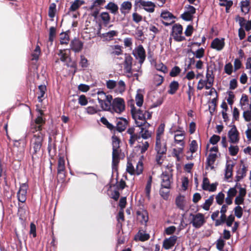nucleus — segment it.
Segmentation results:
<instances>
[{"label": "nucleus", "mask_w": 251, "mask_h": 251, "mask_svg": "<svg viewBox=\"0 0 251 251\" xmlns=\"http://www.w3.org/2000/svg\"><path fill=\"white\" fill-rule=\"evenodd\" d=\"M241 163L243 164V161L241 160ZM247 172V169L245 165L243 164L242 168L237 171V175L235 176V181L239 182L242 179L246 176Z\"/></svg>", "instance_id": "obj_24"}, {"label": "nucleus", "mask_w": 251, "mask_h": 251, "mask_svg": "<svg viewBox=\"0 0 251 251\" xmlns=\"http://www.w3.org/2000/svg\"><path fill=\"white\" fill-rule=\"evenodd\" d=\"M56 35V28L54 26H51L50 28V32H49V41L52 42L53 41L54 38Z\"/></svg>", "instance_id": "obj_60"}, {"label": "nucleus", "mask_w": 251, "mask_h": 251, "mask_svg": "<svg viewBox=\"0 0 251 251\" xmlns=\"http://www.w3.org/2000/svg\"><path fill=\"white\" fill-rule=\"evenodd\" d=\"M241 3V11L244 13L245 14H247L249 11V1L248 0L242 1Z\"/></svg>", "instance_id": "obj_48"}, {"label": "nucleus", "mask_w": 251, "mask_h": 251, "mask_svg": "<svg viewBox=\"0 0 251 251\" xmlns=\"http://www.w3.org/2000/svg\"><path fill=\"white\" fill-rule=\"evenodd\" d=\"M217 155L216 153H210L206 159V165L207 166L211 167V168H214L213 164H214Z\"/></svg>", "instance_id": "obj_32"}, {"label": "nucleus", "mask_w": 251, "mask_h": 251, "mask_svg": "<svg viewBox=\"0 0 251 251\" xmlns=\"http://www.w3.org/2000/svg\"><path fill=\"white\" fill-rule=\"evenodd\" d=\"M198 148L197 142L196 140H192L190 144V151L193 153L197 151Z\"/></svg>", "instance_id": "obj_62"}, {"label": "nucleus", "mask_w": 251, "mask_h": 251, "mask_svg": "<svg viewBox=\"0 0 251 251\" xmlns=\"http://www.w3.org/2000/svg\"><path fill=\"white\" fill-rule=\"evenodd\" d=\"M134 6L135 11L138 8H143L149 13L153 12L155 7V4L152 1L144 0H135Z\"/></svg>", "instance_id": "obj_5"}, {"label": "nucleus", "mask_w": 251, "mask_h": 251, "mask_svg": "<svg viewBox=\"0 0 251 251\" xmlns=\"http://www.w3.org/2000/svg\"><path fill=\"white\" fill-rule=\"evenodd\" d=\"M152 177L151 176H150L149 177V179L148 180L146 188H145V193L146 196L150 198V193L151 190V183H152Z\"/></svg>", "instance_id": "obj_40"}, {"label": "nucleus", "mask_w": 251, "mask_h": 251, "mask_svg": "<svg viewBox=\"0 0 251 251\" xmlns=\"http://www.w3.org/2000/svg\"><path fill=\"white\" fill-rule=\"evenodd\" d=\"M193 54L197 58H202L204 55V49L202 48L199 49L196 51L193 52Z\"/></svg>", "instance_id": "obj_56"}, {"label": "nucleus", "mask_w": 251, "mask_h": 251, "mask_svg": "<svg viewBox=\"0 0 251 251\" xmlns=\"http://www.w3.org/2000/svg\"><path fill=\"white\" fill-rule=\"evenodd\" d=\"M84 3V1L80 0H75L71 5L69 11H75L78 9L81 5Z\"/></svg>", "instance_id": "obj_35"}, {"label": "nucleus", "mask_w": 251, "mask_h": 251, "mask_svg": "<svg viewBox=\"0 0 251 251\" xmlns=\"http://www.w3.org/2000/svg\"><path fill=\"white\" fill-rule=\"evenodd\" d=\"M66 175L65 171H60L59 173L57 171V179L58 183H63L65 180Z\"/></svg>", "instance_id": "obj_55"}, {"label": "nucleus", "mask_w": 251, "mask_h": 251, "mask_svg": "<svg viewBox=\"0 0 251 251\" xmlns=\"http://www.w3.org/2000/svg\"><path fill=\"white\" fill-rule=\"evenodd\" d=\"M28 186L26 183H22L17 193V198L19 202L24 203L26 200L27 190Z\"/></svg>", "instance_id": "obj_10"}, {"label": "nucleus", "mask_w": 251, "mask_h": 251, "mask_svg": "<svg viewBox=\"0 0 251 251\" xmlns=\"http://www.w3.org/2000/svg\"><path fill=\"white\" fill-rule=\"evenodd\" d=\"M104 8L109 10L111 14L114 15L118 13L119 7L117 4L113 2H108L105 6Z\"/></svg>", "instance_id": "obj_27"}, {"label": "nucleus", "mask_w": 251, "mask_h": 251, "mask_svg": "<svg viewBox=\"0 0 251 251\" xmlns=\"http://www.w3.org/2000/svg\"><path fill=\"white\" fill-rule=\"evenodd\" d=\"M123 47L119 45L111 46L110 54L113 56H119L123 54Z\"/></svg>", "instance_id": "obj_26"}, {"label": "nucleus", "mask_w": 251, "mask_h": 251, "mask_svg": "<svg viewBox=\"0 0 251 251\" xmlns=\"http://www.w3.org/2000/svg\"><path fill=\"white\" fill-rule=\"evenodd\" d=\"M143 171V163L141 161H139L136 165V169L135 170V174H136L137 175H139L142 173Z\"/></svg>", "instance_id": "obj_61"}, {"label": "nucleus", "mask_w": 251, "mask_h": 251, "mask_svg": "<svg viewBox=\"0 0 251 251\" xmlns=\"http://www.w3.org/2000/svg\"><path fill=\"white\" fill-rule=\"evenodd\" d=\"M234 220L235 217L232 214L227 217L226 214H221L220 219L215 220V226H218L226 223L227 226L230 227L233 224Z\"/></svg>", "instance_id": "obj_8"}, {"label": "nucleus", "mask_w": 251, "mask_h": 251, "mask_svg": "<svg viewBox=\"0 0 251 251\" xmlns=\"http://www.w3.org/2000/svg\"><path fill=\"white\" fill-rule=\"evenodd\" d=\"M140 131L139 134L140 135V138H142L144 139H147L151 137V133L148 129H145L143 126H140Z\"/></svg>", "instance_id": "obj_39"}, {"label": "nucleus", "mask_w": 251, "mask_h": 251, "mask_svg": "<svg viewBox=\"0 0 251 251\" xmlns=\"http://www.w3.org/2000/svg\"><path fill=\"white\" fill-rule=\"evenodd\" d=\"M67 50H60L58 55L60 56V60L63 62H65L67 61V59H69L71 61V59L70 57L69 54H68L65 51Z\"/></svg>", "instance_id": "obj_34"}, {"label": "nucleus", "mask_w": 251, "mask_h": 251, "mask_svg": "<svg viewBox=\"0 0 251 251\" xmlns=\"http://www.w3.org/2000/svg\"><path fill=\"white\" fill-rule=\"evenodd\" d=\"M46 123L45 118L41 116H37L34 121L31 122L29 132L35 134L37 133H43L42 132L43 127Z\"/></svg>", "instance_id": "obj_4"}, {"label": "nucleus", "mask_w": 251, "mask_h": 251, "mask_svg": "<svg viewBox=\"0 0 251 251\" xmlns=\"http://www.w3.org/2000/svg\"><path fill=\"white\" fill-rule=\"evenodd\" d=\"M234 164H226V171H225V177L228 179L230 178L232 176V171H233V168L234 167Z\"/></svg>", "instance_id": "obj_37"}, {"label": "nucleus", "mask_w": 251, "mask_h": 251, "mask_svg": "<svg viewBox=\"0 0 251 251\" xmlns=\"http://www.w3.org/2000/svg\"><path fill=\"white\" fill-rule=\"evenodd\" d=\"M69 31H67L65 32H62L60 34V44H65L67 45L69 43L70 40V36L69 35L68 33Z\"/></svg>", "instance_id": "obj_31"}, {"label": "nucleus", "mask_w": 251, "mask_h": 251, "mask_svg": "<svg viewBox=\"0 0 251 251\" xmlns=\"http://www.w3.org/2000/svg\"><path fill=\"white\" fill-rule=\"evenodd\" d=\"M98 100L99 103H101L104 100L107 99L109 95H106V93L103 91H98Z\"/></svg>", "instance_id": "obj_50"}, {"label": "nucleus", "mask_w": 251, "mask_h": 251, "mask_svg": "<svg viewBox=\"0 0 251 251\" xmlns=\"http://www.w3.org/2000/svg\"><path fill=\"white\" fill-rule=\"evenodd\" d=\"M38 89L39 96H38V100L39 102H42L43 101L42 98L44 96L47 90V87L45 85H40L38 86Z\"/></svg>", "instance_id": "obj_36"}, {"label": "nucleus", "mask_w": 251, "mask_h": 251, "mask_svg": "<svg viewBox=\"0 0 251 251\" xmlns=\"http://www.w3.org/2000/svg\"><path fill=\"white\" fill-rule=\"evenodd\" d=\"M188 90L186 93L188 95V99L189 101L191 100L192 96H193L195 93V89L193 85H191L190 82L188 83Z\"/></svg>", "instance_id": "obj_51"}, {"label": "nucleus", "mask_w": 251, "mask_h": 251, "mask_svg": "<svg viewBox=\"0 0 251 251\" xmlns=\"http://www.w3.org/2000/svg\"><path fill=\"white\" fill-rule=\"evenodd\" d=\"M113 97L109 95L107 99L104 100L101 103H100L101 108L104 111H111V104Z\"/></svg>", "instance_id": "obj_20"}, {"label": "nucleus", "mask_w": 251, "mask_h": 251, "mask_svg": "<svg viewBox=\"0 0 251 251\" xmlns=\"http://www.w3.org/2000/svg\"><path fill=\"white\" fill-rule=\"evenodd\" d=\"M132 60L133 58L130 55L126 53L125 54L124 66L125 69L128 73H131Z\"/></svg>", "instance_id": "obj_23"}, {"label": "nucleus", "mask_w": 251, "mask_h": 251, "mask_svg": "<svg viewBox=\"0 0 251 251\" xmlns=\"http://www.w3.org/2000/svg\"><path fill=\"white\" fill-rule=\"evenodd\" d=\"M160 16L164 20L162 21V24L165 26L170 25L175 23L174 19L175 17L169 11L162 12Z\"/></svg>", "instance_id": "obj_12"}, {"label": "nucleus", "mask_w": 251, "mask_h": 251, "mask_svg": "<svg viewBox=\"0 0 251 251\" xmlns=\"http://www.w3.org/2000/svg\"><path fill=\"white\" fill-rule=\"evenodd\" d=\"M190 216L192 217L190 224H192L193 227L196 228L201 227L206 222L204 216L202 213H198L196 214L191 213Z\"/></svg>", "instance_id": "obj_7"}, {"label": "nucleus", "mask_w": 251, "mask_h": 251, "mask_svg": "<svg viewBox=\"0 0 251 251\" xmlns=\"http://www.w3.org/2000/svg\"><path fill=\"white\" fill-rule=\"evenodd\" d=\"M229 154L231 156L236 155L239 151V148L237 146H230L229 148Z\"/></svg>", "instance_id": "obj_63"}, {"label": "nucleus", "mask_w": 251, "mask_h": 251, "mask_svg": "<svg viewBox=\"0 0 251 251\" xmlns=\"http://www.w3.org/2000/svg\"><path fill=\"white\" fill-rule=\"evenodd\" d=\"M44 137L45 134L37 133L34 134L30 140L29 152L31 155L33 164L39 158Z\"/></svg>", "instance_id": "obj_2"}, {"label": "nucleus", "mask_w": 251, "mask_h": 251, "mask_svg": "<svg viewBox=\"0 0 251 251\" xmlns=\"http://www.w3.org/2000/svg\"><path fill=\"white\" fill-rule=\"evenodd\" d=\"M175 203L176 207L180 210L184 211L185 210V206L186 201L184 196L179 195L176 198Z\"/></svg>", "instance_id": "obj_17"}, {"label": "nucleus", "mask_w": 251, "mask_h": 251, "mask_svg": "<svg viewBox=\"0 0 251 251\" xmlns=\"http://www.w3.org/2000/svg\"><path fill=\"white\" fill-rule=\"evenodd\" d=\"M112 166L113 168L117 167L120 161L119 149H112Z\"/></svg>", "instance_id": "obj_29"}, {"label": "nucleus", "mask_w": 251, "mask_h": 251, "mask_svg": "<svg viewBox=\"0 0 251 251\" xmlns=\"http://www.w3.org/2000/svg\"><path fill=\"white\" fill-rule=\"evenodd\" d=\"M56 12V5L55 3H52L50 5L49 9V16L50 18H53L55 16Z\"/></svg>", "instance_id": "obj_53"}, {"label": "nucleus", "mask_w": 251, "mask_h": 251, "mask_svg": "<svg viewBox=\"0 0 251 251\" xmlns=\"http://www.w3.org/2000/svg\"><path fill=\"white\" fill-rule=\"evenodd\" d=\"M112 149H119L120 148V144L121 140L119 137L114 135L112 137Z\"/></svg>", "instance_id": "obj_43"}, {"label": "nucleus", "mask_w": 251, "mask_h": 251, "mask_svg": "<svg viewBox=\"0 0 251 251\" xmlns=\"http://www.w3.org/2000/svg\"><path fill=\"white\" fill-rule=\"evenodd\" d=\"M155 150L156 153L166 154L167 152L166 144L165 143L163 145H162L161 139H159V138H158V139L156 140Z\"/></svg>", "instance_id": "obj_19"}, {"label": "nucleus", "mask_w": 251, "mask_h": 251, "mask_svg": "<svg viewBox=\"0 0 251 251\" xmlns=\"http://www.w3.org/2000/svg\"><path fill=\"white\" fill-rule=\"evenodd\" d=\"M79 65L83 68H86L88 67L89 63L87 59L83 55H80V61Z\"/></svg>", "instance_id": "obj_59"}, {"label": "nucleus", "mask_w": 251, "mask_h": 251, "mask_svg": "<svg viewBox=\"0 0 251 251\" xmlns=\"http://www.w3.org/2000/svg\"><path fill=\"white\" fill-rule=\"evenodd\" d=\"M83 43L78 38H74L70 43L71 49L75 52H79L83 49Z\"/></svg>", "instance_id": "obj_14"}, {"label": "nucleus", "mask_w": 251, "mask_h": 251, "mask_svg": "<svg viewBox=\"0 0 251 251\" xmlns=\"http://www.w3.org/2000/svg\"><path fill=\"white\" fill-rule=\"evenodd\" d=\"M131 113L137 126H143L145 125H147L148 126H150L146 121L145 112H143V111L140 109L136 110V108L133 106L131 109Z\"/></svg>", "instance_id": "obj_3"}, {"label": "nucleus", "mask_w": 251, "mask_h": 251, "mask_svg": "<svg viewBox=\"0 0 251 251\" xmlns=\"http://www.w3.org/2000/svg\"><path fill=\"white\" fill-rule=\"evenodd\" d=\"M183 27L180 24H175L173 26V32L174 33V39L176 41L181 42L186 40L184 36L181 35L182 34Z\"/></svg>", "instance_id": "obj_9"}, {"label": "nucleus", "mask_w": 251, "mask_h": 251, "mask_svg": "<svg viewBox=\"0 0 251 251\" xmlns=\"http://www.w3.org/2000/svg\"><path fill=\"white\" fill-rule=\"evenodd\" d=\"M41 54V50L39 45H37L33 52L31 54L32 60H38Z\"/></svg>", "instance_id": "obj_44"}, {"label": "nucleus", "mask_w": 251, "mask_h": 251, "mask_svg": "<svg viewBox=\"0 0 251 251\" xmlns=\"http://www.w3.org/2000/svg\"><path fill=\"white\" fill-rule=\"evenodd\" d=\"M182 127L178 126V129L174 130V132H178L175 135V143L176 144H180L181 146H184L185 142L184 141L185 131L181 130Z\"/></svg>", "instance_id": "obj_11"}, {"label": "nucleus", "mask_w": 251, "mask_h": 251, "mask_svg": "<svg viewBox=\"0 0 251 251\" xmlns=\"http://www.w3.org/2000/svg\"><path fill=\"white\" fill-rule=\"evenodd\" d=\"M135 101L136 104L138 106H141L144 101L143 95L141 93L138 92L135 96Z\"/></svg>", "instance_id": "obj_47"}, {"label": "nucleus", "mask_w": 251, "mask_h": 251, "mask_svg": "<svg viewBox=\"0 0 251 251\" xmlns=\"http://www.w3.org/2000/svg\"><path fill=\"white\" fill-rule=\"evenodd\" d=\"M225 199V194L223 192H220L216 197V202L219 204L222 205L224 203Z\"/></svg>", "instance_id": "obj_58"}, {"label": "nucleus", "mask_w": 251, "mask_h": 251, "mask_svg": "<svg viewBox=\"0 0 251 251\" xmlns=\"http://www.w3.org/2000/svg\"><path fill=\"white\" fill-rule=\"evenodd\" d=\"M154 83L156 86L161 85L164 81V77L159 75H155L154 77Z\"/></svg>", "instance_id": "obj_57"}, {"label": "nucleus", "mask_w": 251, "mask_h": 251, "mask_svg": "<svg viewBox=\"0 0 251 251\" xmlns=\"http://www.w3.org/2000/svg\"><path fill=\"white\" fill-rule=\"evenodd\" d=\"M100 17L102 21V25L104 26H107L111 20V17L109 13L108 12H102L100 15Z\"/></svg>", "instance_id": "obj_28"}, {"label": "nucleus", "mask_w": 251, "mask_h": 251, "mask_svg": "<svg viewBox=\"0 0 251 251\" xmlns=\"http://www.w3.org/2000/svg\"><path fill=\"white\" fill-rule=\"evenodd\" d=\"M117 91L120 93H123L126 90V84L125 82L122 80L117 83Z\"/></svg>", "instance_id": "obj_46"}, {"label": "nucleus", "mask_w": 251, "mask_h": 251, "mask_svg": "<svg viewBox=\"0 0 251 251\" xmlns=\"http://www.w3.org/2000/svg\"><path fill=\"white\" fill-rule=\"evenodd\" d=\"M139 139H140V135L139 133H135L130 135L128 143L129 145L132 146L135 143V141Z\"/></svg>", "instance_id": "obj_54"}, {"label": "nucleus", "mask_w": 251, "mask_h": 251, "mask_svg": "<svg viewBox=\"0 0 251 251\" xmlns=\"http://www.w3.org/2000/svg\"><path fill=\"white\" fill-rule=\"evenodd\" d=\"M119 121H118L116 124V129L117 131L120 132L124 131L128 124V121L126 120V119L121 117L119 118Z\"/></svg>", "instance_id": "obj_21"}, {"label": "nucleus", "mask_w": 251, "mask_h": 251, "mask_svg": "<svg viewBox=\"0 0 251 251\" xmlns=\"http://www.w3.org/2000/svg\"><path fill=\"white\" fill-rule=\"evenodd\" d=\"M100 122L106 126V127L110 129V130H112L115 129V127L111 124H110L106 118L102 117L100 118Z\"/></svg>", "instance_id": "obj_49"}, {"label": "nucleus", "mask_w": 251, "mask_h": 251, "mask_svg": "<svg viewBox=\"0 0 251 251\" xmlns=\"http://www.w3.org/2000/svg\"><path fill=\"white\" fill-rule=\"evenodd\" d=\"M177 239V237L176 235H173L169 238H165L163 242V248L165 250L171 249L176 244Z\"/></svg>", "instance_id": "obj_15"}, {"label": "nucleus", "mask_w": 251, "mask_h": 251, "mask_svg": "<svg viewBox=\"0 0 251 251\" xmlns=\"http://www.w3.org/2000/svg\"><path fill=\"white\" fill-rule=\"evenodd\" d=\"M138 219L142 223H146L148 221V213L146 210L137 211L136 212Z\"/></svg>", "instance_id": "obj_30"}, {"label": "nucleus", "mask_w": 251, "mask_h": 251, "mask_svg": "<svg viewBox=\"0 0 251 251\" xmlns=\"http://www.w3.org/2000/svg\"><path fill=\"white\" fill-rule=\"evenodd\" d=\"M225 45L224 38L220 39L218 38H216L211 42V48L218 51H220L223 50L225 47Z\"/></svg>", "instance_id": "obj_16"}, {"label": "nucleus", "mask_w": 251, "mask_h": 251, "mask_svg": "<svg viewBox=\"0 0 251 251\" xmlns=\"http://www.w3.org/2000/svg\"><path fill=\"white\" fill-rule=\"evenodd\" d=\"M181 72V69L178 66L174 67L170 72V75L172 77L177 76Z\"/></svg>", "instance_id": "obj_52"}, {"label": "nucleus", "mask_w": 251, "mask_h": 251, "mask_svg": "<svg viewBox=\"0 0 251 251\" xmlns=\"http://www.w3.org/2000/svg\"><path fill=\"white\" fill-rule=\"evenodd\" d=\"M125 110V103L124 99L121 98H116L112 100L111 112L121 113Z\"/></svg>", "instance_id": "obj_6"}, {"label": "nucleus", "mask_w": 251, "mask_h": 251, "mask_svg": "<svg viewBox=\"0 0 251 251\" xmlns=\"http://www.w3.org/2000/svg\"><path fill=\"white\" fill-rule=\"evenodd\" d=\"M132 8V3L130 1H124L120 6V10L121 13L126 15L129 13Z\"/></svg>", "instance_id": "obj_22"}, {"label": "nucleus", "mask_w": 251, "mask_h": 251, "mask_svg": "<svg viewBox=\"0 0 251 251\" xmlns=\"http://www.w3.org/2000/svg\"><path fill=\"white\" fill-rule=\"evenodd\" d=\"M65 160L64 157L59 156L58 160L57 171L59 173L60 171H65Z\"/></svg>", "instance_id": "obj_41"}, {"label": "nucleus", "mask_w": 251, "mask_h": 251, "mask_svg": "<svg viewBox=\"0 0 251 251\" xmlns=\"http://www.w3.org/2000/svg\"><path fill=\"white\" fill-rule=\"evenodd\" d=\"M225 245V241L221 239H218L216 241V248L217 249L221 251H223V248Z\"/></svg>", "instance_id": "obj_64"}, {"label": "nucleus", "mask_w": 251, "mask_h": 251, "mask_svg": "<svg viewBox=\"0 0 251 251\" xmlns=\"http://www.w3.org/2000/svg\"><path fill=\"white\" fill-rule=\"evenodd\" d=\"M184 146H181L178 149H174L173 150L172 154L174 157H176L177 161H179V155L182 154Z\"/></svg>", "instance_id": "obj_42"}, {"label": "nucleus", "mask_w": 251, "mask_h": 251, "mask_svg": "<svg viewBox=\"0 0 251 251\" xmlns=\"http://www.w3.org/2000/svg\"><path fill=\"white\" fill-rule=\"evenodd\" d=\"M214 201V195H212L206 200L203 204L201 206L204 210L208 211L209 210L210 206L212 204Z\"/></svg>", "instance_id": "obj_38"}, {"label": "nucleus", "mask_w": 251, "mask_h": 251, "mask_svg": "<svg viewBox=\"0 0 251 251\" xmlns=\"http://www.w3.org/2000/svg\"><path fill=\"white\" fill-rule=\"evenodd\" d=\"M173 170L168 168V171H165L161 174V187L159 194L164 199L167 200L169 196L170 190L173 183Z\"/></svg>", "instance_id": "obj_1"}, {"label": "nucleus", "mask_w": 251, "mask_h": 251, "mask_svg": "<svg viewBox=\"0 0 251 251\" xmlns=\"http://www.w3.org/2000/svg\"><path fill=\"white\" fill-rule=\"evenodd\" d=\"M214 80V76L213 75V71H210L208 68L206 74V81L208 82V84L213 83Z\"/></svg>", "instance_id": "obj_45"}, {"label": "nucleus", "mask_w": 251, "mask_h": 251, "mask_svg": "<svg viewBox=\"0 0 251 251\" xmlns=\"http://www.w3.org/2000/svg\"><path fill=\"white\" fill-rule=\"evenodd\" d=\"M239 133L237 130L236 126L234 125L232 128L228 131V135L229 138V142L232 143H237L239 142Z\"/></svg>", "instance_id": "obj_13"}, {"label": "nucleus", "mask_w": 251, "mask_h": 251, "mask_svg": "<svg viewBox=\"0 0 251 251\" xmlns=\"http://www.w3.org/2000/svg\"><path fill=\"white\" fill-rule=\"evenodd\" d=\"M100 29L98 31L97 34L98 36L103 37V38L107 40H111L112 39L113 37L114 36H116L118 35V32L117 31L115 30H111L110 31H108L106 33H104L100 35Z\"/></svg>", "instance_id": "obj_25"}, {"label": "nucleus", "mask_w": 251, "mask_h": 251, "mask_svg": "<svg viewBox=\"0 0 251 251\" xmlns=\"http://www.w3.org/2000/svg\"><path fill=\"white\" fill-rule=\"evenodd\" d=\"M136 53L139 58V63L142 64L146 59V51L142 45H140L137 47Z\"/></svg>", "instance_id": "obj_18"}, {"label": "nucleus", "mask_w": 251, "mask_h": 251, "mask_svg": "<svg viewBox=\"0 0 251 251\" xmlns=\"http://www.w3.org/2000/svg\"><path fill=\"white\" fill-rule=\"evenodd\" d=\"M169 88L168 93L171 95L175 94L179 88L178 82L176 81H173L170 84Z\"/></svg>", "instance_id": "obj_33"}]
</instances>
